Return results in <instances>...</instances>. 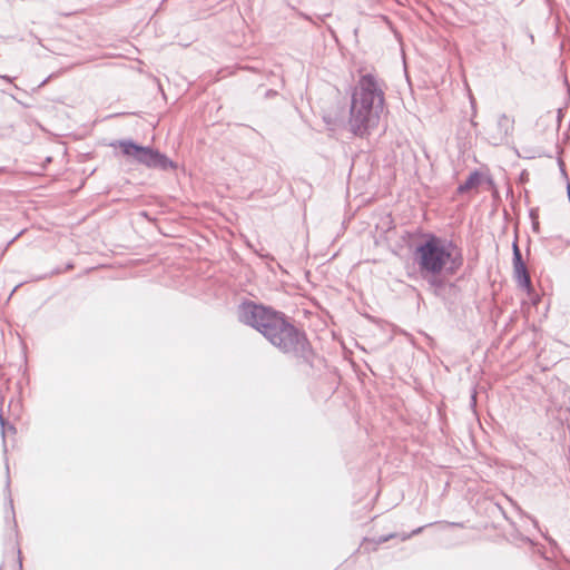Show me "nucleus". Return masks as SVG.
<instances>
[{"mask_svg": "<svg viewBox=\"0 0 570 570\" xmlns=\"http://www.w3.org/2000/svg\"><path fill=\"white\" fill-rule=\"evenodd\" d=\"M499 126L504 128L505 135H510L513 129V121L507 116L501 117L499 120Z\"/></svg>", "mask_w": 570, "mask_h": 570, "instance_id": "0eeeda50", "label": "nucleus"}, {"mask_svg": "<svg viewBox=\"0 0 570 570\" xmlns=\"http://www.w3.org/2000/svg\"><path fill=\"white\" fill-rule=\"evenodd\" d=\"M514 277L519 286L531 292L532 284L525 264L522 262L519 247L514 244V262H513Z\"/></svg>", "mask_w": 570, "mask_h": 570, "instance_id": "39448f33", "label": "nucleus"}, {"mask_svg": "<svg viewBox=\"0 0 570 570\" xmlns=\"http://www.w3.org/2000/svg\"><path fill=\"white\" fill-rule=\"evenodd\" d=\"M117 146L124 155L134 157L137 161L147 167L161 168L165 170L175 168L174 163L168 157L149 147L138 146L128 140H121Z\"/></svg>", "mask_w": 570, "mask_h": 570, "instance_id": "20e7f679", "label": "nucleus"}, {"mask_svg": "<svg viewBox=\"0 0 570 570\" xmlns=\"http://www.w3.org/2000/svg\"><path fill=\"white\" fill-rule=\"evenodd\" d=\"M480 181H481V176L478 173H473L468 177V179L462 185H460L459 191L464 193L470 189H473V188L478 187Z\"/></svg>", "mask_w": 570, "mask_h": 570, "instance_id": "423d86ee", "label": "nucleus"}, {"mask_svg": "<svg viewBox=\"0 0 570 570\" xmlns=\"http://www.w3.org/2000/svg\"><path fill=\"white\" fill-rule=\"evenodd\" d=\"M384 96L372 75L361 77L352 97L350 124L356 134L377 125L380 111L383 109Z\"/></svg>", "mask_w": 570, "mask_h": 570, "instance_id": "7ed1b4c3", "label": "nucleus"}, {"mask_svg": "<svg viewBox=\"0 0 570 570\" xmlns=\"http://www.w3.org/2000/svg\"><path fill=\"white\" fill-rule=\"evenodd\" d=\"M414 254L422 274L454 275L463 264L460 250L452 243L432 234L423 237Z\"/></svg>", "mask_w": 570, "mask_h": 570, "instance_id": "f03ea898", "label": "nucleus"}, {"mask_svg": "<svg viewBox=\"0 0 570 570\" xmlns=\"http://www.w3.org/2000/svg\"><path fill=\"white\" fill-rule=\"evenodd\" d=\"M242 321L261 332L273 345L285 353L296 352L305 345V337L284 315L253 302L242 305Z\"/></svg>", "mask_w": 570, "mask_h": 570, "instance_id": "f257e3e1", "label": "nucleus"}]
</instances>
